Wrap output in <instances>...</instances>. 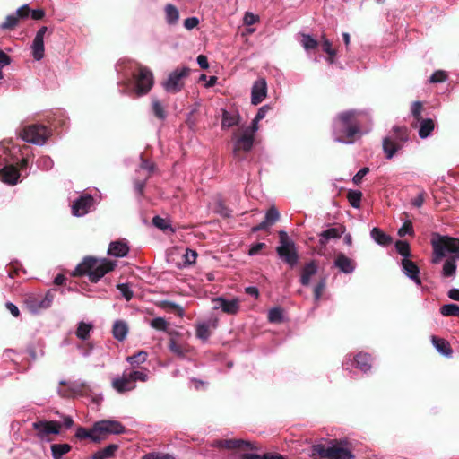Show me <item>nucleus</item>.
Masks as SVG:
<instances>
[{"label": "nucleus", "mask_w": 459, "mask_h": 459, "mask_svg": "<svg viewBox=\"0 0 459 459\" xmlns=\"http://www.w3.org/2000/svg\"><path fill=\"white\" fill-rule=\"evenodd\" d=\"M431 246L433 247V264H438L446 253L452 254L443 264L442 276H455L457 268L456 261L459 260V239L434 233L431 238Z\"/></svg>", "instance_id": "1"}, {"label": "nucleus", "mask_w": 459, "mask_h": 459, "mask_svg": "<svg viewBox=\"0 0 459 459\" xmlns=\"http://www.w3.org/2000/svg\"><path fill=\"white\" fill-rule=\"evenodd\" d=\"M359 111L351 109L341 112L333 123L334 140L343 143H353L355 135L360 132V123L358 120Z\"/></svg>", "instance_id": "2"}, {"label": "nucleus", "mask_w": 459, "mask_h": 459, "mask_svg": "<svg viewBox=\"0 0 459 459\" xmlns=\"http://www.w3.org/2000/svg\"><path fill=\"white\" fill-rule=\"evenodd\" d=\"M116 264L107 259L98 260L91 256H87L80 263L73 273V276L87 275L89 280L96 283L106 273L114 270Z\"/></svg>", "instance_id": "3"}, {"label": "nucleus", "mask_w": 459, "mask_h": 459, "mask_svg": "<svg viewBox=\"0 0 459 459\" xmlns=\"http://www.w3.org/2000/svg\"><path fill=\"white\" fill-rule=\"evenodd\" d=\"M311 456L314 459H354V455L339 445L336 439H329L325 443L311 446Z\"/></svg>", "instance_id": "4"}, {"label": "nucleus", "mask_w": 459, "mask_h": 459, "mask_svg": "<svg viewBox=\"0 0 459 459\" xmlns=\"http://www.w3.org/2000/svg\"><path fill=\"white\" fill-rule=\"evenodd\" d=\"M134 82L133 93L135 97H141L148 94L153 87L154 77L150 68L137 64L135 70L132 74Z\"/></svg>", "instance_id": "5"}, {"label": "nucleus", "mask_w": 459, "mask_h": 459, "mask_svg": "<svg viewBox=\"0 0 459 459\" xmlns=\"http://www.w3.org/2000/svg\"><path fill=\"white\" fill-rule=\"evenodd\" d=\"M280 246L277 247L278 255L290 267L296 265L299 260V255L295 249V244L290 239L287 232L281 230L279 232Z\"/></svg>", "instance_id": "6"}, {"label": "nucleus", "mask_w": 459, "mask_h": 459, "mask_svg": "<svg viewBox=\"0 0 459 459\" xmlns=\"http://www.w3.org/2000/svg\"><path fill=\"white\" fill-rule=\"evenodd\" d=\"M190 68L186 66L176 68L169 74L167 80L162 82L163 89L172 94L181 91L185 86V79L190 75Z\"/></svg>", "instance_id": "7"}, {"label": "nucleus", "mask_w": 459, "mask_h": 459, "mask_svg": "<svg viewBox=\"0 0 459 459\" xmlns=\"http://www.w3.org/2000/svg\"><path fill=\"white\" fill-rule=\"evenodd\" d=\"M50 134L51 132L47 126L38 124L27 126L20 133L24 141L35 144H43Z\"/></svg>", "instance_id": "8"}, {"label": "nucleus", "mask_w": 459, "mask_h": 459, "mask_svg": "<svg viewBox=\"0 0 459 459\" xmlns=\"http://www.w3.org/2000/svg\"><path fill=\"white\" fill-rule=\"evenodd\" d=\"M62 423L56 420H38L32 423V429L36 432V436L43 441H51V435L60 433Z\"/></svg>", "instance_id": "9"}, {"label": "nucleus", "mask_w": 459, "mask_h": 459, "mask_svg": "<svg viewBox=\"0 0 459 459\" xmlns=\"http://www.w3.org/2000/svg\"><path fill=\"white\" fill-rule=\"evenodd\" d=\"M212 446L217 448H225L229 450H258V447L255 443L243 439H220L215 440Z\"/></svg>", "instance_id": "10"}, {"label": "nucleus", "mask_w": 459, "mask_h": 459, "mask_svg": "<svg viewBox=\"0 0 459 459\" xmlns=\"http://www.w3.org/2000/svg\"><path fill=\"white\" fill-rule=\"evenodd\" d=\"M94 198L90 194L81 195L73 202L71 206L72 214L76 217L89 213L94 206Z\"/></svg>", "instance_id": "11"}, {"label": "nucleus", "mask_w": 459, "mask_h": 459, "mask_svg": "<svg viewBox=\"0 0 459 459\" xmlns=\"http://www.w3.org/2000/svg\"><path fill=\"white\" fill-rule=\"evenodd\" d=\"M94 431L102 437L105 434H121L125 432V427L116 420H100L94 423Z\"/></svg>", "instance_id": "12"}, {"label": "nucleus", "mask_w": 459, "mask_h": 459, "mask_svg": "<svg viewBox=\"0 0 459 459\" xmlns=\"http://www.w3.org/2000/svg\"><path fill=\"white\" fill-rule=\"evenodd\" d=\"M254 144V135L245 132L241 137H239L234 143L233 155L238 160H242L241 152H249Z\"/></svg>", "instance_id": "13"}, {"label": "nucleus", "mask_w": 459, "mask_h": 459, "mask_svg": "<svg viewBox=\"0 0 459 459\" xmlns=\"http://www.w3.org/2000/svg\"><path fill=\"white\" fill-rule=\"evenodd\" d=\"M267 93V84L264 78H260L255 82L251 91V103L253 105L260 104Z\"/></svg>", "instance_id": "14"}, {"label": "nucleus", "mask_w": 459, "mask_h": 459, "mask_svg": "<svg viewBox=\"0 0 459 459\" xmlns=\"http://www.w3.org/2000/svg\"><path fill=\"white\" fill-rule=\"evenodd\" d=\"M213 303L215 304L214 308H221L224 313L230 315H236L239 310V300L238 299L228 300L222 297H218L213 299Z\"/></svg>", "instance_id": "15"}, {"label": "nucleus", "mask_w": 459, "mask_h": 459, "mask_svg": "<svg viewBox=\"0 0 459 459\" xmlns=\"http://www.w3.org/2000/svg\"><path fill=\"white\" fill-rule=\"evenodd\" d=\"M280 219V212L278 209L272 205L266 212L264 220L256 226L252 228V232H257L260 230H266L270 226L273 225Z\"/></svg>", "instance_id": "16"}, {"label": "nucleus", "mask_w": 459, "mask_h": 459, "mask_svg": "<svg viewBox=\"0 0 459 459\" xmlns=\"http://www.w3.org/2000/svg\"><path fill=\"white\" fill-rule=\"evenodd\" d=\"M2 181L9 185H15L20 178L19 169L13 165H6L0 170Z\"/></svg>", "instance_id": "17"}, {"label": "nucleus", "mask_w": 459, "mask_h": 459, "mask_svg": "<svg viewBox=\"0 0 459 459\" xmlns=\"http://www.w3.org/2000/svg\"><path fill=\"white\" fill-rule=\"evenodd\" d=\"M402 266L404 273L410 277L417 285L421 284V280L419 277L420 270L417 264L407 258L402 260Z\"/></svg>", "instance_id": "18"}, {"label": "nucleus", "mask_w": 459, "mask_h": 459, "mask_svg": "<svg viewBox=\"0 0 459 459\" xmlns=\"http://www.w3.org/2000/svg\"><path fill=\"white\" fill-rule=\"evenodd\" d=\"M112 386L118 393L123 394L134 389L135 385L133 384L128 374L124 373L121 377L115 378L112 381Z\"/></svg>", "instance_id": "19"}, {"label": "nucleus", "mask_w": 459, "mask_h": 459, "mask_svg": "<svg viewBox=\"0 0 459 459\" xmlns=\"http://www.w3.org/2000/svg\"><path fill=\"white\" fill-rule=\"evenodd\" d=\"M334 265L344 273H351L355 269V262L346 256L343 253L336 255Z\"/></svg>", "instance_id": "20"}, {"label": "nucleus", "mask_w": 459, "mask_h": 459, "mask_svg": "<svg viewBox=\"0 0 459 459\" xmlns=\"http://www.w3.org/2000/svg\"><path fill=\"white\" fill-rule=\"evenodd\" d=\"M230 459H287L284 455L278 453H264L263 455L253 453H242L237 455L231 454Z\"/></svg>", "instance_id": "21"}, {"label": "nucleus", "mask_w": 459, "mask_h": 459, "mask_svg": "<svg viewBox=\"0 0 459 459\" xmlns=\"http://www.w3.org/2000/svg\"><path fill=\"white\" fill-rule=\"evenodd\" d=\"M54 292L52 290H48L45 297L42 299L34 298L30 303H31V308L34 311H38L39 309H46L51 306V303L54 299Z\"/></svg>", "instance_id": "22"}, {"label": "nucleus", "mask_w": 459, "mask_h": 459, "mask_svg": "<svg viewBox=\"0 0 459 459\" xmlns=\"http://www.w3.org/2000/svg\"><path fill=\"white\" fill-rule=\"evenodd\" d=\"M316 272L317 265L315 261H310L306 264L301 272L300 283L303 286H308L310 284V278L315 275Z\"/></svg>", "instance_id": "23"}, {"label": "nucleus", "mask_w": 459, "mask_h": 459, "mask_svg": "<svg viewBox=\"0 0 459 459\" xmlns=\"http://www.w3.org/2000/svg\"><path fill=\"white\" fill-rule=\"evenodd\" d=\"M372 360L371 355L366 352H359L354 358L356 367L363 372L370 370Z\"/></svg>", "instance_id": "24"}, {"label": "nucleus", "mask_w": 459, "mask_h": 459, "mask_svg": "<svg viewBox=\"0 0 459 459\" xmlns=\"http://www.w3.org/2000/svg\"><path fill=\"white\" fill-rule=\"evenodd\" d=\"M419 136L421 139L429 137L435 129V122L431 118H423L418 122Z\"/></svg>", "instance_id": "25"}, {"label": "nucleus", "mask_w": 459, "mask_h": 459, "mask_svg": "<svg viewBox=\"0 0 459 459\" xmlns=\"http://www.w3.org/2000/svg\"><path fill=\"white\" fill-rule=\"evenodd\" d=\"M129 252V247L126 243L122 241H114L109 244L108 250V255L116 257H124Z\"/></svg>", "instance_id": "26"}, {"label": "nucleus", "mask_w": 459, "mask_h": 459, "mask_svg": "<svg viewBox=\"0 0 459 459\" xmlns=\"http://www.w3.org/2000/svg\"><path fill=\"white\" fill-rule=\"evenodd\" d=\"M431 341L435 348L443 355L448 357L452 354L453 351L449 342L444 339L437 336L433 335L431 337Z\"/></svg>", "instance_id": "27"}, {"label": "nucleus", "mask_w": 459, "mask_h": 459, "mask_svg": "<svg viewBox=\"0 0 459 459\" xmlns=\"http://www.w3.org/2000/svg\"><path fill=\"white\" fill-rule=\"evenodd\" d=\"M400 145L391 137H385L383 140V150L385 153L386 159L390 160L394 157L396 152L400 149Z\"/></svg>", "instance_id": "28"}, {"label": "nucleus", "mask_w": 459, "mask_h": 459, "mask_svg": "<svg viewBox=\"0 0 459 459\" xmlns=\"http://www.w3.org/2000/svg\"><path fill=\"white\" fill-rule=\"evenodd\" d=\"M75 437L79 439L91 438L95 443H100L103 438L97 435V432L94 431V426L91 429H87L83 427H79L76 430Z\"/></svg>", "instance_id": "29"}, {"label": "nucleus", "mask_w": 459, "mask_h": 459, "mask_svg": "<svg viewBox=\"0 0 459 459\" xmlns=\"http://www.w3.org/2000/svg\"><path fill=\"white\" fill-rule=\"evenodd\" d=\"M370 235L371 238L381 246H388L392 243V238L379 228H373Z\"/></svg>", "instance_id": "30"}, {"label": "nucleus", "mask_w": 459, "mask_h": 459, "mask_svg": "<svg viewBox=\"0 0 459 459\" xmlns=\"http://www.w3.org/2000/svg\"><path fill=\"white\" fill-rule=\"evenodd\" d=\"M342 233H343V230H339L337 228H330V229L324 230L323 232L320 233L319 243L322 246H325L329 239H331V238L338 239L341 238Z\"/></svg>", "instance_id": "31"}, {"label": "nucleus", "mask_w": 459, "mask_h": 459, "mask_svg": "<svg viewBox=\"0 0 459 459\" xmlns=\"http://www.w3.org/2000/svg\"><path fill=\"white\" fill-rule=\"evenodd\" d=\"M118 446L116 444H110L108 446L97 451L92 455L91 459H108L115 455L117 451Z\"/></svg>", "instance_id": "32"}, {"label": "nucleus", "mask_w": 459, "mask_h": 459, "mask_svg": "<svg viewBox=\"0 0 459 459\" xmlns=\"http://www.w3.org/2000/svg\"><path fill=\"white\" fill-rule=\"evenodd\" d=\"M128 327L127 325L123 321L115 322L112 329V333L115 339L117 341H124L127 335Z\"/></svg>", "instance_id": "33"}, {"label": "nucleus", "mask_w": 459, "mask_h": 459, "mask_svg": "<svg viewBox=\"0 0 459 459\" xmlns=\"http://www.w3.org/2000/svg\"><path fill=\"white\" fill-rule=\"evenodd\" d=\"M74 395H88L91 389L86 382L74 381L69 384Z\"/></svg>", "instance_id": "34"}, {"label": "nucleus", "mask_w": 459, "mask_h": 459, "mask_svg": "<svg viewBox=\"0 0 459 459\" xmlns=\"http://www.w3.org/2000/svg\"><path fill=\"white\" fill-rule=\"evenodd\" d=\"M33 58L37 61L41 60L44 57V39L34 38L31 45Z\"/></svg>", "instance_id": "35"}, {"label": "nucleus", "mask_w": 459, "mask_h": 459, "mask_svg": "<svg viewBox=\"0 0 459 459\" xmlns=\"http://www.w3.org/2000/svg\"><path fill=\"white\" fill-rule=\"evenodd\" d=\"M53 459H62V456L71 451L69 444H53L50 446Z\"/></svg>", "instance_id": "36"}, {"label": "nucleus", "mask_w": 459, "mask_h": 459, "mask_svg": "<svg viewBox=\"0 0 459 459\" xmlns=\"http://www.w3.org/2000/svg\"><path fill=\"white\" fill-rule=\"evenodd\" d=\"M423 110V104L420 101H414L411 105V114L413 122L411 124V127L417 128L418 122L423 119L421 113Z\"/></svg>", "instance_id": "37"}, {"label": "nucleus", "mask_w": 459, "mask_h": 459, "mask_svg": "<svg viewBox=\"0 0 459 459\" xmlns=\"http://www.w3.org/2000/svg\"><path fill=\"white\" fill-rule=\"evenodd\" d=\"M152 113L160 120H164L167 117V112L160 103V101L157 98H152Z\"/></svg>", "instance_id": "38"}, {"label": "nucleus", "mask_w": 459, "mask_h": 459, "mask_svg": "<svg viewBox=\"0 0 459 459\" xmlns=\"http://www.w3.org/2000/svg\"><path fill=\"white\" fill-rule=\"evenodd\" d=\"M160 307L167 311L174 312L180 317H182L185 314L183 307L172 301L163 300L160 303Z\"/></svg>", "instance_id": "39"}, {"label": "nucleus", "mask_w": 459, "mask_h": 459, "mask_svg": "<svg viewBox=\"0 0 459 459\" xmlns=\"http://www.w3.org/2000/svg\"><path fill=\"white\" fill-rule=\"evenodd\" d=\"M92 328L93 325L91 324H87L82 321L78 324L75 334L81 340H87Z\"/></svg>", "instance_id": "40"}, {"label": "nucleus", "mask_w": 459, "mask_h": 459, "mask_svg": "<svg viewBox=\"0 0 459 459\" xmlns=\"http://www.w3.org/2000/svg\"><path fill=\"white\" fill-rule=\"evenodd\" d=\"M238 123V117L237 115L231 114L227 110H223L222 113V121L221 126L222 128H230Z\"/></svg>", "instance_id": "41"}, {"label": "nucleus", "mask_w": 459, "mask_h": 459, "mask_svg": "<svg viewBox=\"0 0 459 459\" xmlns=\"http://www.w3.org/2000/svg\"><path fill=\"white\" fill-rule=\"evenodd\" d=\"M166 12V19L169 24H175L177 23L178 18H179V13L178 10L171 4H169L166 5L165 8Z\"/></svg>", "instance_id": "42"}, {"label": "nucleus", "mask_w": 459, "mask_h": 459, "mask_svg": "<svg viewBox=\"0 0 459 459\" xmlns=\"http://www.w3.org/2000/svg\"><path fill=\"white\" fill-rule=\"evenodd\" d=\"M440 313L444 316L459 317V306L454 303L443 305L440 307Z\"/></svg>", "instance_id": "43"}, {"label": "nucleus", "mask_w": 459, "mask_h": 459, "mask_svg": "<svg viewBox=\"0 0 459 459\" xmlns=\"http://www.w3.org/2000/svg\"><path fill=\"white\" fill-rule=\"evenodd\" d=\"M19 22V17L15 14H11L5 18L4 22L0 25V29L3 30H13L18 26Z\"/></svg>", "instance_id": "44"}, {"label": "nucleus", "mask_w": 459, "mask_h": 459, "mask_svg": "<svg viewBox=\"0 0 459 459\" xmlns=\"http://www.w3.org/2000/svg\"><path fill=\"white\" fill-rule=\"evenodd\" d=\"M362 198V193L359 190H350L347 194V199L350 204L354 208L360 206V201Z\"/></svg>", "instance_id": "45"}, {"label": "nucleus", "mask_w": 459, "mask_h": 459, "mask_svg": "<svg viewBox=\"0 0 459 459\" xmlns=\"http://www.w3.org/2000/svg\"><path fill=\"white\" fill-rule=\"evenodd\" d=\"M267 318L270 323H281L283 319V310L281 307H273L269 310Z\"/></svg>", "instance_id": "46"}, {"label": "nucleus", "mask_w": 459, "mask_h": 459, "mask_svg": "<svg viewBox=\"0 0 459 459\" xmlns=\"http://www.w3.org/2000/svg\"><path fill=\"white\" fill-rule=\"evenodd\" d=\"M196 337L203 341H207L211 335L209 325L205 323H200L196 325Z\"/></svg>", "instance_id": "47"}, {"label": "nucleus", "mask_w": 459, "mask_h": 459, "mask_svg": "<svg viewBox=\"0 0 459 459\" xmlns=\"http://www.w3.org/2000/svg\"><path fill=\"white\" fill-rule=\"evenodd\" d=\"M394 132V139L400 141V142H405L408 139V129L406 126H395L393 127Z\"/></svg>", "instance_id": "48"}, {"label": "nucleus", "mask_w": 459, "mask_h": 459, "mask_svg": "<svg viewBox=\"0 0 459 459\" xmlns=\"http://www.w3.org/2000/svg\"><path fill=\"white\" fill-rule=\"evenodd\" d=\"M301 44L306 50L316 49L318 47V41L310 35L302 34Z\"/></svg>", "instance_id": "49"}, {"label": "nucleus", "mask_w": 459, "mask_h": 459, "mask_svg": "<svg viewBox=\"0 0 459 459\" xmlns=\"http://www.w3.org/2000/svg\"><path fill=\"white\" fill-rule=\"evenodd\" d=\"M395 248L397 252L404 258H407L411 255L410 245L407 241L397 240L395 242Z\"/></svg>", "instance_id": "50"}, {"label": "nucleus", "mask_w": 459, "mask_h": 459, "mask_svg": "<svg viewBox=\"0 0 459 459\" xmlns=\"http://www.w3.org/2000/svg\"><path fill=\"white\" fill-rule=\"evenodd\" d=\"M147 356H148L147 352L139 351V352L134 354L133 356L128 357L127 360L132 365H140L147 359Z\"/></svg>", "instance_id": "51"}, {"label": "nucleus", "mask_w": 459, "mask_h": 459, "mask_svg": "<svg viewBox=\"0 0 459 459\" xmlns=\"http://www.w3.org/2000/svg\"><path fill=\"white\" fill-rule=\"evenodd\" d=\"M406 234L410 236L414 235L412 222L410 220L404 221L403 226L398 230V235L401 238L404 237Z\"/></svg>", "instance_id": "52"}, {"label": "nucleus", "mask_w": 459, "mask_h": 459, "mask_svg": "<svg viewBox=\"0 0 459 459\" xmlns=\"http://www.w3.org/2000/svg\"><path fill=\"white\" fill-rule=\"evenodd\" d=\"M447 79V74L445 71L437 70L432 74L429 78L431 83L444 82Z\"/></svg>", "instance_id": "53"}, {"label": "nucleus", "mask_w": 459, "mask_h": 459, "mask_svg": "<svg viewBox=\"0 0 459 459\" xmlns=\"http://www.w3.org/2000/svg\"><path fill=\"white\" fill-rule=\"evenodd\" d=\"M151 325L156 330L166 331L169 324L164 318L156 317L151 321Z\"/></svg>", "instance_id": "54"}, {"label": "nucleus", "mask_w": 459, "mask_h": 459, "mask_svg": "<svg viewBox=\"0 0 459 459\" xmlns=\"http://www.w3.org/2000/svg\"><path fill=\"white\" fill-rule=\"evenodd\" d=\"M152 224L161 230H167L171 229L170 225L167 222V221L160 216H154L152 219Z\"/></svg>", "instance_id": "55"}, {"label": "nucleus", "mask_w": 459, "mask_h": 459, "mask_svg": "<svg viewBox=\"0 0 459 459\" xmlns=\"http://www.w3.org/2000/svg\"><path fill=\"white\" fill-rule=\"evenodd\" d=\"M143 459H176L170 454L151 452L143 456Z\"/></svg>", "instance_id": "56"}, {"label": "nucleus", "mask_w": 459, "mask_h": 459, "mask_svg": "<svg viewBox=\"0 0 459 459\" xmlns=\"http://www.w3.org/2000/svg\"><path fill=\"white\" fill-rule=\"evenodd\" d=\"M322 48L328 56H336V50L332 48V43L325 35L322 36Z\"/></svg>", "instance_id": "57"}, {"label": "nucleus", "mask_w": 459, "mask_h": 459, "mask_svg": "<svg viewBox=\"0 0 459 459\" xmlns=\"http://www.w3.org/2000/svg\"><path fill=\"white\" fill-rule=\"evenodd\" d=\"M169 348L170 351L178 355H183L185 349L176 340L170 339L169 342Z\"/></svg>", "instance_id": "58"}, {"label": "nucleus", "mask_w": 459, "mask_h": 459, "mask_svg": "<svg viewBox=\"0 0 459 459\" xmlns=\"http://www.w3.org/2000/svg\"><path fill=\"white\" fill-rule=\"evenodd\" d=\"M59 385H64V386L67 385V387L58 389V394L60 396L65 397V398H70V397L74 396L69 384H67L65 381L63 380V381H60Z\"/></svg>", "instance_id": "59"}, {"label": "nucleus", "mask_w": 459, "mask_h": 459, "mask_svg": "<svg viewBox=\"0 0 459 459\" xmlns=\"http://www.w3.org/2000/svg\"><path fill=\"white\" fill-rule=\"evenodd\" d=\"M117 289L119 290V291L123 295V297L126 299V300L129 301L132 299L133 291L131 290L130 287L127 284H125V283L118 284Z\"/></svg>", "instance_id": "60"}, {"label": "nucleus", "mask_w": 459, "mask_h": 459, "mask_svg": "<svg viewBox=\"0 0 459 459\" xmlns=\"http://www.w3.org/2000/svg\"><path fill=\"white\" fill-rule=\"evenodd\" d=\"M325 289V280H321L314 288V299L318 301Z\"/></svg>", "instance_id": "61"}, {"label": "nucleus", "mask_w": 459, "mask_h": 459, "mask_svg": "<svg viewBox=\"0 0 459 459\" xmlns=\"http://www.w3.org/2000/svg\"><path fill=\"white\" fill-rule=\"evenodd\" d=\"M130 376V379L132 380L133 384H134L135 381L140 380L142 382L147 381L148 376L147 374L142 372V371H132L128 374Z\"/></svg>", "instance_id": "62"}, {"label": "nucleus", "mask_w": 459, "mask_h": 459, "mask_svg": "<svg viewBox=\"0 0 459 459\" xmlns=\"http://www.w3.org/2000/svg\"><path fill=\"white\" fill-rule=\"evenodd\" d=\"M369 169L368 167H364L359 169L353 177L352 182L355 185H359L363 179V178L368 173Z\"/></svg>", "instance_id": "63"}, {"label": "nucleus", "mask_w": 459, "mask_h": 459, "mask_svg": "<svg viewBox=\"0 0 459 459\" xmlns=\"http://www.w3.org/2000/svg\"><path fill=\"white\" fill-rule=\"evenodd\" d=\"M425 196H426V192L424 190H421L418 194V195L413 200H411V205H413L417 208L421 207L425 202Z\"/></svg>", "instance_id": "64"}]
</instances>
